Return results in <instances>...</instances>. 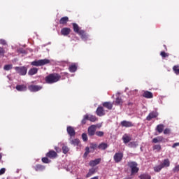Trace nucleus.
I'll use <instances>...</instances> for the list:
<instances>
[{
  "label": "nucleus",
  "instance_id": "nucleus-12",
  "mask_svg": "<svg viewBox=\"0 0 179 179\" xmlns=\"http://www.w3.org/2000/svg\"><path fill=\"white\" fill-rule=\"evenodd\" d=\"M16 90L18 92H26V90H27V86L25 85H17L16 86Z\"/></svg>",
  "mask_w": 179,
  "mask_h": 179
},
{
  "label": "nucleus",
  "instance_id": "nucleus-51",
  "mask_svg": "<svg viewBox=\"0 0 179 179\" xmlns=\"http://www.w3.org/2000/svg\"><path fill=\"white\" fill-rule=\"evenodd\" d=\"M55 150H56L57 152H61V150H60L59 148L55 147Z\"/></svg>",
  "mask_w": 179,
  "mask_h": 179
},
{
  "label": "nucleus",
  "instance_id": "nucleus-15",
  "mask_svg": "<svg viewBox=\"0 0 179 179\" xmlns=\"http://www.w3.org/2000/svg\"><path fill=\"white\" fill-rule=\"evenodd\" d=\"M122 141L124 142V143H129V142H131V136L128 135V134H124L122 136Z\"/></svg>",
  "mask_w": 179,
  "mask_h": 179
},
{
  "label": "nucleus",
  "instance_id": "nucleus-20",
  "mask_svg": "<svg viewBox=\"0 0 179 179\" xmlns=\"http://www.w3.org/2000/svg\"><path fill=\"white\" fill-rule=\"evenodd\" d=\"M94 173H96V169L92 168L91 169H90L88 173L86 175L87 178H89V177H92V176H93Z\"/></svg>",
  "mask_w": 179,
  "mask_h": 179
},
{
  "label": "nucleus",
  "instance_id": "nucleus-6",
  "mask_svg": "<svg viewBox=\"0 0 179 179\" xmlns=\"http://www.w3.org/2000/svg\"><path fill=\"white\" fill-rule=\"evenodd\" d=\"M122 157H124V155L121 152H117L115 154L113 159L115 163H120V162L122 160Z\"/></svg>",
  "mask_w": 179,
  "mask_h": 179
},
{
  "label": "nucleus",
  "instance_id": "nucleus-39",
  "mask_svg": "<svg viewBox=\"0 0 179 179\" xmlns=\"http://www.w3.org/2000/svg\"><path fill=\"white\" fill-rule=\"evenodd\" d=\"M12 68V64H8L4 66V70L5 71H10V69Z\"/></svg>",
  "mask_w": 179,
  "mask_h": 179
},
{
  "label": "nucleus",
  "instance_id": "nucleus-5",
  "mask_svg": "<svg viewBox=\"0 0 179 179\" xmlns=\"http://www.w3.org/2000/svg\"><path fill=\"white\" fill-rule=\"evenodd\" d=\"M129 166L131 169V174H135L139 171V169L138 168V164L136 162H129Z\"/></svg>",
  "mask_w": 179,
  "mask_h": 179
},
{
  "label": "nucleus",
  "instance_id": "nucleus-47",
  "mask_svg": "<svg viewBox=\"0 0 179 179\" xmlns=\"http://www.w3.org/2000/svg\"><path fill=\"white\" fill-rule=\"evenodd\" d=\"M0 44L5 45V44H6V41L3 39H0Z\"/></svg>",
  "mask_w": 179,
  "mask_h": 179
},
{
  "label": "nucleus",
  "instance_id": "nucleus-37",
  "mask_svg": "<svg viewBox=\"0 0 179 179\" xmlns=\"http://www.w3.org/2000/svg\"><path fill=\"white\" fill-rule=\"evenodd\" d=\"M62 150H63V153H64V155H66V153L68 152H69V148L66 145H63L62 146Z\"/></svg>",
  "mask_w": 179,
  "mask_h": 179
},
{
  "label": "nucleus",
  "instance_id": "nucleus-2",
  "mask_svg": "<svg viewBox=\"0 0 179 179\" xmlns=\"http://www.w3.org/2000/svg\"><path fill=\"white\" fill-rule=\"evenodd\" d=\"M61 79V77L57 73L50 74L45 78V82L46 83H55L56 82H58Z\"/></svg>",
  "mask_w": 179,
  "mask_h": 179
},
{
  "label": "nucleus",
  "instance_id": "nucleus-42",
  "mask_svg": "<svg viewBox=\"0 0 179 179\" xmlns=\"http://www.w3.org/2000/svg\"><path fill=\"white\" fill-rule=\"evenodd\" d=\"M87 117V115H84V118L82 120V124H86V120H88Z\"/></svg>",
  "mask_w": 179,
  "mask_h": 179
},
{
  "label": "nucleus",
  "instance_id": "nucleus-49",
  "mask_svg": "<svg viewBox=\"0 0 179 179\" xmlns=\"http://www.w3.org/2000/svg\"><path fill=\"white\" fill-rule=\"evenodd\" d=\"M173 171H179V165H176L175 169H173Z\"/></svg>",
  "mask_w": 179,
  "mask_h": 179
},
{
  "label": "nucleus",
  "instance_id": "nucleus-28",
  "mask_svg": "<svg viewBox=\"0 0 179 179\" xmlns=\"http://www.w3.org/2000/svg\"><path fill=\"white\" fill-rule=\"evenodd\" d=\"M45 167L43 165H36L35 166L36 171H43V170H45Z\"/></svg>",
  "mask_w": 179,
  "mask_h": 179
},
{
  "label": "nucleus",
  "instance_id": "nucleus-48",
  "mask_svg": "<svg viewBox=\"0 0 179 179\" xmlns=\"http://www.w3.org/2000/svg\"><path fill=\"white\" fill-rule=\"evenodd\" d=\"M3 52H4L3 48H0V57H2V55H3Z\"/></svg>",
  "mask_w": 179,
  "mask_h": 179
},
{
  "label": "nucleus",
  "instance_id": "nucleus-8",
  "mask_svg": "<svg viewBox=\"0 0 179 179\" xmlns=\"http://www.w3.org/2000/svg\"><path fill=\"white\" fill-rule=\"evenodd\" d=\"M96 125H91L88 128V134L90 136H93V135L96 134Z\"/></svg>",
  "mask_w": 179,
  "mask_h": 179
},
{
  "label": "nucleus",
  "instance_id": "nucleus-34",
  "mask_svg": "<svg viewBox=\"0 0 179 179\" xmlns=\"http://www.w3.org/2000/svg\"><path fill=\"white\" fill-rule=\"evenodd\" d=\"M162 169H163V166L160 164L154 167V171H156L157 173H159V171H160Z\"/></svg>",
  "mask_w": 179,
  "mask_h": 179
},
{
  "label": "nucleus",
  "instance_id": "nucleus-25",
  "mask_svg": "<svg viewBox=\"0 0 179 179\" xmlns=\"http://www.w3.org/2000/svg\"><path fill=\"white\" fill-rule=\"evenodd\" d=\"M69 18L68 17H63L60 19L59 23L60 24H66L68 23Z\"/></svg>",
  "mask_w": 179,
  "mask_h": 179
},
{
  "label": "nucleus",
  "instance_id": "nucleus-43",
  "mask_svg": "<svg viewBox=\"0 0 179 179\" xmlns=\"http://www.w3.org/2000/svg\"><path fill=\"white\" fill-rule=\"evenodd\" d=\"M96 146L97 145L96 144H92L91 145L90 149H91L92 152H93V150H94V149H96Z\"/></svg>",
  "mask_w": 179,
  "mask_h": 179
},
{
  "label": "nucleus",
  "instance_id": "nucleus-7",
  "mask_svg": "<svg viewBox=\"0 0 179 179\" xmlns=\"http://www.w3.org/2000/svg\"><path fill=\"white\" fill-rule=\"evenodd\" d=\"M29 90L30 92H38V90H41L43 87L39 85H30L28 87Z\"/></svg>",
  "mask_w": 179,
  "mask_h": 179
},
{
  "label": "nucleus",
  "instance_id": "nucleus-3",
  "mask_svg": "<svg viewBox=\"0 0 179 179\" xmlns=\"http://www.w3.org/2000/svg\"><path fill=\"white\" fill-rule=\"evenodd\" d=\"M50 59H43L40 60H35L31 63V65L33 66H43L44 65H47V64H50Z\"/></svg>",
  "mask_w": 179,
  "mask_h": 179
},
{
  "label": "nucleus",
  "instance_id": "nucleus-17",
  "mask_svg": "<svg viewBox=\"0 0 179 179\" xmlns=\"http://www.w3.org/2000/svg\"><path fill=\"white\" fill-rule=\"evenodd\" d=\"M143 96V97H145V99H152L153 98V94L149 91L144 92Z\"/></svg>",
  "mask_w": 179,
  "mask_h": 179
},
{
  "label": "nucleus",
  "instance_id": "nucleus-35",
  "mask_svg": "<svg viewBox=\"0 0 179 179\" xmlns=\"http://www.w3.org/2000/svg\"><path fill=\"white\" fill-rule=\"evenodd\" d=\"M141 179H151V177L148 174H143L140 176Z\"/></svg>",
  "mask_w": 179,
  "mask_h": 179
},
{
  "label": "nucleus",
  "instance_id": "nucleus-18",
  "mask_svg": "<svg viewBox=\"0 0 179 179\" xmlns=\"http://www.w3.org/2000/svg\"><path fill=\"white\" fill-rule=\"evenodd\" d=\"M67 132L71 136H75V129L73 127L69 126L67 127Z\"/></svg>",
  "mask_w": 179,
  "mask_h": 179
},
{
  "label": "nucleus",
  "instance_id": "nucleus-31",
  "mask_svg": "<svg viewBox=\"0 0 179 179\" xmlns=\"http://www.w3.org/2000/svg\"><path fill=\"white\" fill-rule=\"evenodd\" d=\"M153 150H156V152H160L162 150V145H155L152 147Z\"/></svg>",
  "mask_w": 179,
  "mask_h": 179
},
{
  "label": "nucleus",
  "instance_id": "nucleus-19",
  "mask_svg": "<svg viewBox=\"0 0 179 179\" xmlns=\"http://www.w3.org/2000/svg\"><path fill=\"white\" fill-rule=\"evenodd\" d=\"M61 33H62V36H68V34H69V33H71V29H69V28H63L61 30Z\"/></svg>",
  "mask_w": 179,
  "mask_h": 179
},
{
  "label": "nucleus",
  "instance_id": "nucleus-14",
  "mask_svg": "<svg viewBox=\"0 0 179 179\" xmlns=\"http://www.w3.org/2000/svg\"><path fill=\"white\" fill-rule=\"evenodd\" d=\"M158 114L157 112H152L150 113L148 117H147V120L148 121H150V120L153 119V118H156V117H157Z\"/></svg>",
  "mask_w": 179,
  "mask_h": 179
},
{
  "label": "nucleus",
  "instance_id": "nucleus-13",
  "mask_svg": "<svg viewBox=\"0 0 179 179\" xmlns=\"http://www.w3.org/2000/svg\"><path fill=\"white\" fill-rule=\"evenodd\" d=\"M46 156L48 157H50V159H55L57 157V152L54 150H50L49 152L47 153Z\"/></svg>",
  "mask_w": 179,
  "mask_h": 179
},
{
  "label": "nucleus",
  "instance_id": "nucleus-33",
  "mask_svg": "<svg viewBox=\"0 0 179 179\" xmlns=\"http://www.w3.org/2000/svg\"><path fill=\"white\" fill-rule=\"evenodd\" d=\"M90 152H92V150H90V148L89 147H86L85 148V152L84 153V157L86 158L87 157V155H89V153Z\"/></svg>",
  "mask_w": 179,
  "mask_h": 179
},
{
  "label": "nucleus",
  "instance_id": "nucleus-45",
  "mask_svg": "<svg viewBox=\"0 0 179 179\" xmlns=\"http://www.w3.org/2000/svg\"><path fill=\"white\" fill-rule=\"evenodd\" d=\"M161 56H162L163 58H166V57H169V55H167V53H166V52H161Z\"/></svg>",
  "mask_w": 179,
  "mask_h": 179
},
{
  "label": "nucleus",
  "instance_id": "nucleus-23",
  "mask_svg": "<svg viewBox=\"0 0 179 179\" xmlns=\"http://www.w3.org/2000/svg\"><path fill=\"white\" fill-rule=\"evenodd\" d=\"M76 69H78V66L76 64H73L69 66L70 72H76Z\"/></svg>",
  "mask_w": 179,
  "mask_h": 179
},
{
  "label": "nucleus",
  "instance_id": "nucleus-30",
  "mask_svg": "<svg viewBox=\"0 0 179 179\" xmlns=\"http://www.w3.org/2000/svg\"><path fill=\"white\" fill-rule=\"evenodd\" d=\"M108 145L106 143H102L99 145V148L101 149L102 150H104L105 149H107Z\"/></svg>",
  "mask_w": 179,
  "mask_h": 179
},
{
  "label": "nucleus",
  "instance_id": "nucleus-52",
  "mask_svg": "<svg viewBox=\"0 0 179 179\" xmlns=\"http://www.w3.org/2000/svg\"><path fill=\"white\" fill-rule=\"evenodd\" d=\"M2 159V155L0 153V160Z\"/></svg>",
  "mask_w": 179,
  "mask_h": 179
},
{
  "label": "nucleus",
  "instance_id": "nucleus-26",
  "mask_svg": "<svg viewBox=\"0 0 179 179\" xmlns=\"http://www.w3.org/2000/svg\"><path fill=\"white\" fill-rule=\"evenodd\" d=\"M162 141H163V137L158 136L152 139V143H159V142H162Z\"/></svg>",
  "mask_w": 179,
  "mask_h": 179
},
{
  "label": "nucleus",
  "instance_id": "nucleus-29",
  "mask_svg": "<svg viewBox=\"0 0 179 179\" xmlns=\"http://www.w3.org/2000/svg\"><path fill=\"white\" fill-rule=\"evenodd\" d=\"M163 129H164V125L163 124H159L157 126V131L159 133L162 134L163 132Z\"/></svg>",
  "mask_w": 179,
  "mask_h": 179
},
{
  "label": "nucleus",
  "instance_id": "nucleus-4",
  "mask_svg": "<svg viewBox=\"0 0 179 179\" xmlns=\"http://www.w3.org/2000/svg\"><path fill=\"white\" fill-rule=\"evenodd\" d=\"M15 70L17 73H19V75H21L22 76H24V75L27 73V67L26 66L15 67Z\"/></svg>",
  "mask_w": 179,
  "mask_h": 179
},
{
  "label": "nucleus",
  "instance_id": "nucleus-24",
  "mask_svg": "<svg viewBox=\"0 0 179 179\" xmlns=\"http://www.w3.org/2000/svg\"><path fill=\"white\" fill-rule=\"evenodd\" d=\"M87 119L88 121H91V122H95V121H97V117L92 115H87Z\"/></svg>",
  "mask_w": 179,
  "mask_h": 179
},
{
  "label": "nucleus",
  "instance_id": "nucleus-40",
  "mask_svg": "<svg viewBox=\"0 0 179 179\" xmlns=\"http://www.w3.org/2000/svg\"><path fill=\"white\" fill-rule=\"evenodd\" d=\"M82 138H83V141H84V142H86L87 141V134H86L85 133L83 134Z\"/></svg>",
  "mask_w": 179,
  "mask_h": 179
},
{
  "label": "nucleus",
  "instance_id": "nucleus-41",
  "mask_svg": "<svg viewBox=\"0 0 179 179\" xmlns=\"http://www.w3.org/2000/svg\"><path fill=\"white\" fill-rule=\"evenodd\" d=\"M42 162L43 163H50V159L47 157H43L42 158Z\"/></svg>",
  "mask_w": 179,
  "mask_h": 179
},
{
  "label": "nucleus",
  "instance_id": "nucleus-21",
  "mask_svg": "<svg viewBox=\"0 0 179 179\" xmlns=\"http://www.w3.org/2000/svg\"><path fill=\"white\" fill-rule=\"evenodd\" d=\"M161 165L163 169H164V167H169L170 166V160H169V159H164L163 163Z\"/></svg>",
  "mask_w": 179,
  "mask_h": 179
},
{
  "label": "nucleus",
  "instance_id": "nucleus-53",
  "mask_svg": "<svg viewBox=\"0 0 179 179\" xmlns=\"http://www.w3.org/2000/svg\"><path fill=\"white\" fill-rule=\"evenodd\" d=\"M68 169H69V171H71V167L68 166Z\"/></svg>",
  "mask_w": 179,
  "mask_h": 179
},
{
  "label": "nucleus",
  "instance_id": "nucleus-10",
  "mask_svg": "<svg viewBox=\"0 0 179 179\" xmlns=\"http://www.w3.org/2000/svg\"><path fill=\"white\" fill-rule=\"evenodd\" d=\"M101 162V158H98L90 162V166L91 167H94V166H97V164H100V162Z\"/></svg>",
  "mask_w": 179,
  "mask_h": 179
},
{
  "label": "nucleus",
  "instance_id": "nucleus-44",
  "mask_svg": "<svg viewBox=\"0 0 179 179\" xmlns=\"http://www.w3.org/2000/svg\"><path fill=\"white\" fill-rule=\"evenodd\" d=\"M6 171V169L5 168H2L0 170V176H2V174H5V172Z\"/></svg>",
  "mask_w": 179,
  "mask_h": 179
},
{
  "label": "nucleus",
  "instance_id": "nucleus-11",
  "mask_svg": "<svg viewBox=\"0 0 179 179\" xmlns=\"http://www.w3.org/2000/svg\"><path fill=\"white\" fill-rule=\"evenodd\" d=\"M121 125H122V127H125L126 128H129L131 127H133L134 124H132V122L124 120V121L121 122Z\"/></svg>",
  "mask_w": 179,
  "mask_h": 179
},
{
  "label": "nucleus",
  "instance_id": "nucleus-32",
  "mask_svg": "<svg viewBox=\"0 0 179 179\" xmlns=\"http://www.w3.org/2000/svg\"><path fill=\"white\" fill-rule=\"evenodd\" d=\"M115 104L116 106H121L122 105V99H120V98H117L116 101H115Z\"/></svg>",
  "mask_w": 179,
  "mask_h": 179
},
{
  "label": "nucleus",
  "instance_id": "nucleus-9",
  "mask_svg": "<svg viewBox=\"0 0 179 179\" xmlns=\"http://www.w3.org/2000/svg\"><path fill=\"white\" fill-rule=\"evenodd\" d=\"M96 114L97 115H99V117H103V115H106V112L104 111L103 107H98V108L96 109Z\"/></svg>",
  "mask_w": 179,
  "mask_h": 179
},
{
  "label": "nucleus",
  "instance_id": "nucleus-27",
  "mask_svg": "<svg viewBox=\"0 0 179 179\" xmlns=\"http://www.w3.org/2000/svg\"><path fill=\"white\" fill-rule=\"evenodd\" d=\"M71 144L73 145L74 146H79V145L80 144V141H79V139L76 138V139L72 140L71 141Z\"/></svg>",
  "mask_w": 179,
  "mask_h": 179
},
{
  "label": "nucleus",
  "instance_id": "nucleus-46",
  "mask_svg": "<svg viewBox=\"0 0 179 179\" xmlns=\"http://www.w3.org/2000/svg\"><path fill=\"white\" fill-rule=\"evenodd\" d=\"M164 134L165 135H168V134H170V129H165L164 131Z\"/></svg>",
  "mask_w": 179,
  "mask_h": 179
},
{
  "label": "nucleus",
  "instance_id": "nucleus-38",
  "mask_svg": "<svg viewBox=\"0 0 179 179\" xmlns=\"http://www.w3.org/2000/svg\"><path fill=\"white\" fill-rule=\"evenodd\" d=\"M95 134L96 136H99V137L104 136V132L103 131H96Z\"/></svg>",
  "mask_w": 179,
  "mask_h": 179
},
{
  "label": "nucleus",
  "instance_id": "nucleus-50",
  "mask_svg": "<svg viewBox=\"0 0 179 179\" xmlns=\"http://www.w3.org/2000/svg\"><path fill=\"white\" fill-rule=\"evenodd\" d=\"M177 146H179V143H175L173 145L172 148H177Z\"/></svg>",
  "mask_w": 179,
  "mask_h": 179
},
{
  "label": "nucleus",
  "instance_id": "nucleus-1",
  "mask_svg": "<svg viewBox=\"0 0 179 179\" xmlns=\"http://www.w3.org/2000/svg\"><path fill=\"white\" fill-rule=\"evenodd\" d=\"M73 27L75 33H78V34L81 36L82 40H84V41L87 40V35L85 34V31L80 30L79 25L76 23H73Z\"/></svg>",
  "mask_w": 179,
  "mask_h": 179
},
{
  "label": "nucleus",
  "instance_id": "nucleus-22",
  "mask_svg": "<svg viewBox=\"0 0 179 179\" xmlns=\"http://www.w3.org/2000/svg\"><path fill=\"white\" fill-rule=\"evenodd\" d=\"M103 106V107H106V108H108V110H111V108H113V103L110 102H104Z\"/></svg>",
  "mask_w": 179,
  "mask_h": 179
},
{
  "label": "nucleus",
  "instance_id": "nucleus-36",
  "mask_svg": "<svg viewBox=\"0 0 179 179\" xmlns=\"http://www.w3.org/2000/svg\"><path fill=\"white\" fill-rule=\"evenodd\" d=\"M173 70L176 75H179V66H174Z\"/></svg>",
  "mask_w": 179,
  "mask_h": 179
},
{
  "label": "nucleus",
  "instance_id": "nucleus-16",
  "mask_svg": "<svg viewBox=\"0 0 179 179\" xmlns=\"http://www.w3.org/2000/svg\"><path fill=\"white\" fill-rule=\"evenodd\" d=\"M37 72H38V69L34 67L29 71L28 75H29L30 76H33V75H36Z\"/></svg>",
  "mask_w": 179,
  "mask_h": 179
}]
</instances>
